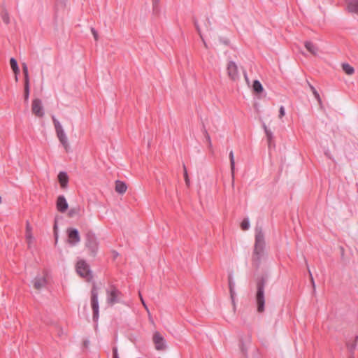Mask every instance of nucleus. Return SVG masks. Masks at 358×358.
<instances>
[{
  "mask_svg": "<svg viewBox=\"0 0 358 358\" xmlns=\"http://www.w3.org/2000/svg\"><path fill=\"white\" fill-rule=\"evenodd\" d=\"M264 248L265 241L262 229L257 226L255 227V242L252 257V264L257 268L259 266L261 260L264 256Z\"/></svg>",
  "mask_w": 358,
  "mask_h": 358,
  "instance_id": "f257e3e1",
  "label": "nucleus"
},
{
  "mask_svg": "<svg viewBox=\"0 0 358 358\" xmlns=\"http://www.w3.org/2000/svg\"><path fill=\"white\" fill-rule=\"evenodd\" d=\"M52 120L55 126V131L57 134V136L59 141V142L62 143V145L64 146L65 150L66 152L69 151L70 146L69 143L68 142V138L65 134V132L59 122V120L55 117V116H52Z\"/></svg>",
  "mask_w": 358,
  "mask_h": 358,
  "instance_id": "f03ea898",
  "label": "nucleus"
},
{
  "mask_svg": "<svg viewBox=\"0 0 358 358\" xmlns=\"http://www.w3.org/2000/svg\"><path fill=\"white\" fill-rule=\"evenodd\" d=\"M107 298L106 301L109 306H113L116 303L122 302V294L121 292L114 285H110L106 290Z\"/></svg>",
  "mask_w": 358,
  "mask_h": 358,
  "instance_id": "7ed1b4c3",
  "label": "nucleus"
},
{
  "mask_svg": "<svg viewBox=\"0 0 358 358\" xmlns=\"http://www.w3.org/2000/svg\"><path fill=\"white\" fill-rule=\"evenodd\" d=\"M265 280L264 279L258 281L257 284L256 301L257 304V311L262 313L264 310L265 298H264Z\"/></svg>",
  "mask_w": 358,
  "mask_h": 358,
  "instance_id": "20e7f679",
  "label": "nucleus"
},
{
  "mask_svg": "<svg viewBox=\"0 0 358 358\" xmlns=\"http://www.w3.org/2000/svg\"><path fill=\"white\" fill-rule=\"evenodd\" d=\"M99 288L96 283H93L91 290V306L93 311V320L97 321L99 319Z\"/></svg>",
  "mask_w": 358,
  "mask_h": 358,
  "instance_id": "39448f33",
  "label": "nucleus"
},
{
  "mask_svg": "<svg viewBox=\"0 0 358 358\" xmlns=\"http://www.w3.org/2000/svg\"><path fill=\"white\" fill-rule=\"evenodd\" d=\"M85 246L88 248L90 255L95 257L98 250V241L95 234L92 231L86 234Z\"/></svg>",
  "mask_w": 358,
  "mask_h": 358,
  "instance_id": "423d86ee",
  "label": "nucleus"
},
{
  "mask_svg": "<svg viewBox=\"0 0 358 358\" xmlns=\"http://www.w3.org/2000/svg\"><path fill=\"white\" fill-rule=\"evenodd\" d=\"M76 271L80 276L85 278L88 281L92 278L89 266L84 260H80L76 264Z\"/></svg>",
  "mask_w": 358,
  "mask_h": 358,
  "instance_id": "0eeeda50",
  "label": "nucleus"
},
{
  "mask_svg": "<svg viewBox=\"0 0 358 358\" xmlns=\"http://www.w3.org/2000/svg\"><path fill=\"white\" fill-rule=\"evenodd\" d=\"M152 341L155 344V348L157 350L162 351L166 349V341L159 331H155L154 333Z\"/></svg>",
  "mask_w": 358,
  "mask_h": 358,
  "instance_id": "6e6552de",
  "label": "nucleus"
},
{
  "mask_svg": "<svg viewBox=\"0 0 358 358\" xmlns=\"http://www.w3.org/2000/svg\"><path fill=\"white\" fill-rule=\"evenodd\" d=\"M68 236V243L72 245H76L80 241V236L78 229L69 228L66 231Z\"/></svg>",
  "mask_w": 358,
  "mask_h": 358,
  "instance_id": "1a4fd4ad",
  "label": "nucleus"
},
{
  "mask_svg": "<svg viewBox=\"0 0 358 358\" xmlns=\"http://www.w3.org/2000/svg\"><path fill=\"white\" fill-rule=\"evenodd\" d=\"M31 111L33 114L38 117H42L44 115L43 107L41 99H35L33 100Z\"/></svg>",
  "mask_w": 358,
  "mask_h": 358,
  "instance_id": "9d476101",
  "label": "nucleus"
},
{
  "mask_svg": "<svg viewBox=\"0 0 358 358\" xmlns=\"http://www.w3.org/2000/svg\"><path fill=\"white\" fill-rule=\"evenodd\" d=\"M227 73L232 80H236L239 78L238 66L234 62H229L227 65Z\"/></svg>",
  "mask_w": 358,
  "mask_h": 358,
  "instance_id": "9b49d317",
  "label": "nucleus"
},
{
  "mask_svg": "<svg viewBox=\"0 0 358 358\" xmlns=\"http://www.w3.org/2000/svg\"><path fill=\"white\" fill-rule=\"evenodd\" d=\"M57 209L60 213H65L68 209V203L63 195H60L57 197L56 202Z\"/></svg>",
  "mask_w": 358,
  "mask_h": 358,
  "instance_id": "f8f14e48",
  "label": "nucleus"
},
{
  "mask_svg": "<svg viewBox=\"0 0 358 358\" xmlns=\"http://www.w3.org/2000/svg\"><path fill=\"white\" fill-rule=\"evenodd\" d=\"M32 283L35 289L40 290L46 285L47 280L45 277L37 276L33 279Z\"/></svg>",
  "mask_w": 358,
  "mask_h": 358,
  "instance_id": "ddd939ff",
  "label": "nucleus"
},
{
  "mask_svg": "<svg viewBox=\"0 0 358 358\" xmlns=\"http://www.w3.org/2000/svg\"><path fill=\"white\" fill-rule=\"evenodd\" d=\"M32 228L29 224V222H27L26 224V234H25V238L26 241L28 245V248H30L32 243L34 241V237L32 234Z\"/></svg>",
  "mask_w": 358,
  "mask_h": 358,
  "instance_id": "4468645a",
  "label": "nucleus"
},
{
  "mask_svg": "<svg viewBox=\"0 0 358 358\" xmlns=\"http://www.w3.org/2000/svg\"><path fill=\"white\" fill-rule=\"evenodd\" d=\"M58 180L61 187L62 188H66L69 182V177L67 173L64 171L59 172L58 174Z\"/></svg>",
  "mask_w": 358,
  "mask_h": 358,
  "instance_id": "2eb2a0df",
  "label": "nucleus"
},
{
  "mask_svg": "<svg viewBox=\"0 0 358 358\" xmlns=\"http://www.w3.org/2000/svg\"><path fill=\"white\" fill-rule=\"evenodd\" d=\"M229 157L230 159V166H231V173L232 178V186L234 185V174H235V160H234V155L233 150H231L229 154Z\"/></svg>",
  "mask_w": 358,
  "mask_h": 358,
  "instance_id": "dca6fc26",
  "label": "nucleus"
},
{
  "mask_svg": "<svg viewBox=\"0 0 358 358\" xmlns=\"http://www.w3.org/2000/svg\"><path fill=\"white\" fill-rule=\"evenodd\" d=\"M127 189V186L125 182L120 181V180H116L115 181V191L120 194H123L126 192Z\"/></svg>",
  "mask_w": 358,
  "mask_h": 358,
  "instance_id": "f3484780",
  "label": "nucleus"
},
{
  "mask_svg": "<svg viewBox=\"0 0 358 358\" xmlns=\"http://www.w3.org/2000/svg\"><path fill=\"white\" fill-rule=\"evenodd\" d=\"M305 47L308 51H309L311 54L316 55L318 52V48L316 45L310 41H306L305 43Z\"/></svg>",
  "mask_w": 358,
  "mask_h": 358,
  "instance_id": "a211bd4d",
  "label": "nucleus"
},
{
  "mask_svg": "<svg viewBox=\"0 0 358 358\" xmlns=\"http://www.w3.org/2000/svg\"><path fill=\"white\" fill-rule=\"evenodd\" d=\"M10 64L13 71L14 72V73L15 75V81L17 82V80H18L17 74L20 72V69H19V67L17 65V60L15 58H11L10 59Z\"/></svg>",
  "mask_w": 358,
  "mask_h": 358,
  "instance_id": "6ab92c4d",
  "label": "nucleus"
},
{
  "mask_svg": "<svg viewBox=\"0 0 358 358\" xmlns=\"http://www.w3.org/2000/svg\"><path fill=\"white\" fill-rule=\"evenodd\" d=\"M263 128L264 129V131L266 133V138H267V141H268V146H271L272 144L273 143V133L271 131H270L267 126L265 124V123H263Z\"/></svg>",
  "mask_w": 358,
  "mask_h": 358,
  "instance_id": "aec40b11",
  "label": "nucleus"
},
{
  "mask_svg": "<svg viewBox=\"0 0 358 358\" xmlns=\"http://www.w3.org/2000/svg\"><path fill=\"white\" fill-rule=\"evenodd\" d=\"M228 281H229V292H230V296L232 301V303H234V282H233L232 275L230 274L228 277Z\"/></svg>",
  "mask_w": 358,
  "mask_h": 358,
  "instance_id": "412c9836",
  "label": "nucleus"
},
{
  "mask_svg": "<svg viewBox=\"0 0 358 358\" xmlns=\"http://www.w3.org/2000/svg\"><path fill=\"white\" fill-rule=\"evenodd\" d=\"M22 66L24 78V86H29V76L27 65L26 63H23Z\"/></svg>",
  "mask_w": 358,
  "mask_h": 358,
  "instance_id": "4be33fe9",
  "label": "nucleus"
},
{
  "mask_svg": "<svg viewBox=\"0 0 358 358\" xmlns=\"http://www.w3.org/2000/svg\"><path fill=\"white\" fill-rule=\"evenodd\" d=\"M307 83H308V85L310 87V90L312 91L315 98L317 99L319 105L322 108V99L320 98L319 93L317 92L316 89L314 87V86H313L308 81H307Z\"/></svg>",
  "mask_w": 358,
  "mask_h": 358,
  "instance_id": "5701e85b",
  "label": "nucleus"
},
{
  "mask_svg": "<svg viewBox=\"0 0 358 358\" xmlns=\"http://www.w3.org/2000/svg\"><path fill=\"white\" fill-rule=\"evenodd\" d=\"M252 90L255 93L259 94L263 91L264 88L260 82L256 80L253 82Z\"/></svg>",
  "mask_w": 358,
  "mask_h": 358,
  "instance_id": "b1692460",
  "label": "nucleus"
},
{
  "mask_svg": "<svg viewBox=\"0 0 358 358\" xmlns=\"http://www.w3.org/2000/svg\"><path fill=\"white\" fill-rule=\"evenodd\" d=\"M342 69L343 71L348 75H352L355 72L354 68L348 63H343L342 64Z\"/></svg>",
  "mask_w": 358,
  "mask_h": 358,
  "instance_id": "393cba45",
  "label": "nucleus"
},
{
  "mask_svg": "<svg viewBox=\"0 0 358 358\" xmlns=\"http://www.w3.org/2000/svg\"><path fill=\"white\" fill-rule=\"evenodd\" d=\"M250 342V336H247L245 342H243V340H241L240 348L244 355L247 352V344L249 343Z\"/></svg>",
  "mask_w": 358,
  "mask_h": 358,
  "instance_id": "a878e982",
  "label": "nucleus"
},
{
  "mask_svg": "<svg viewBox=\"0 0 358 358\" xmlns=\"http://www.w3.org/2000/svg\"><path fill=\"white\" fill-rule=\"evenodd\" d=\"M357 338L358 337L357 336L355 338V341L354 342H352L351 343L348 342L347 343V348H348V350L350 351V352H351V353H353L354 350H355V348L357 347L356 341H357Z\"/></svg>",
  "mask_w": 358,
  "mask_h": 358,
  "instance_id": "bb28decb",
  "label": "nucleus"
},
{
  "mask_svg": "<svg viewBox=\"0 0 358 358\" xmlns=\"http://www.w3.org/2000/svg\"><path fill=\"white\" fill-rule=\"evenodd\" d=\"M79 212H80L79 207L73 208L69 210L68 215L70 217H73L76 215H78L79 214Z\"/></svg>",
  "mask_w": 358,
  "mask_h": 358,
  "instance_id": "cd10ccee",
  "label": "nucleus"
},
{
  "mask_svg": "<svg viewBox=\"0 0 358 358\" xmlns=\"http://www.w3.org/2000/svg\"><path fill=\"white\" fill-rule=\"evenodd\" d=\"M1 17H2L3 21L6 24H8L10 22L9 15H8V13L7 12V10H3V12L1 13Z\"/></svg>",
  "mask_w": 358,
  "mask_h": 358,
  "instance_id": "c85d7f7f",
  "label": "nucleus"
},
{
  "mask_svg": "<svg viewBox=\"0 0 358 358\" xmlns=\"http://www.w3.org/2000/svg\"><path fill=\"white\" fill-rule=\"evenodd\" d=\"M29 91H30L29 86H24V101L26 103H27L28 100H29Z\"/></svg>",
  "mask_w": 358,
  "mask_h": 358,
  "instance_id": "c756f323",
  "label": "nucleus"
},
{
  "mask_svg": "<svg viewBox=\"0 0 358 358\" xmlns=\"http://www.w3.org/2000/svg\"><path fill=\"white\" fill-rule=\"evenodd\" d=\"M241 229L243 230H248L250 227V222H249V220L248 218H245L241 224Z\"/></svg>",
  "mask_w": 358,
  "mask_h": 358,
  "instance_id": "7c9ffc66",
  "label": "nucleus"
},
{
  "mask_svg": "<svg viewBox=\"0 0 358 358\" xmlns=\"http://www.w3.org/2000/svg\"><path fill=\"white\" fill-rule=\"evenodd\" d=\"M194 25H195V27H196V29L197 32L199 33V36H200V37H201V40H202V41H203V44H204V45H205V47H206V48H208L207 44H206V43L205 42V41H204V39H203V36H202V34H201V29H200V27H199V26L198 22H197V21H196V20H194Z\"/></svg>",
  "mask_w": 358,
  "mask_h": 358,
  "instance_id": "2f4dec72",
  "label": "nucleus"
},
{
  "mask_svg": "<svg viewBox=\"0 0 358 358\" xmlns=\"http://www.w3.org/2000/svg\"><path fill=\"white\" fill-rule=\"evenodd\" d=\"M183 169H184V178H185V183H186L187 186L189 187L190 185V181H189V177H188V174H187V171L185 165H183Z\"/></svg>",
  "mask_w": 358,
  "mask_h": 358,
  "instance_id": "473e14b6",
  "label": "nucleus"
},
{
  "mask_svg": "<svg viewBox=\"0 0 358 358\" xmlns=\"http://www.w3.org/2000/svg\"><path fill=\"white\" fill-rule=\"evenodd\" d=\"M202 132H203V134L206 141L210 142V140H211L210 136L207 129H206L204 124H203Z\"/></svg>",
  "mask_w": 358,
  "mask_h": 358,
  "instance_id": "72a5a7b5",
  "label": "nucleus"
},
{
  "mask_svg": "<svg viewBox=\"0 0 358 358\" xmlns=\"http://www.w3.org/2000/svg\"><path fill=\"white\" fill-rule=\"evenodd\" d=\"M308 273H309V275H310V282H311V284L313 286V292H315V284L314 278L313 277V275H312L310 269H308Z\"/></svg>",
  "mask_w": 358,
  "mask_h": 358,
  "instance_id": "f704fd0d",
  "label": "nucleus"
},
{
  "mask_svg": "<svg viewBox=\"0 0 358 358\" xmlns=\"http://www.w3.org/2000/svg\"><path fill=\"white\" fill-rule=\"evenodd\" d=\"M91 32L94 38V40L95 41H98L99 39V36H98V33L97 31H96V29L93 27L91 28Z\"/></svg>",
  "mask_w": 358,
  "mask_h": 358,
  "instance_id": "c9c22d12",
  "label": "nucleus"
},
{
  "mask_svg": "<svg viewBox=\"0 0 358 358\" xmlns=\"http://www.w3.org/2000/svg\"><path fill=\"white\" fill-rule=\"evenodd\" d=\"M285 115L284 106H280L279 109V118H282Z\"/></svg>",
  "mask_w": 358,
  "mask_h": 358,
  "instance_id": "e433bc0d",
  "label": "nucleus"
},
{
  "mask_svg": "<svg viewBox=\"0 0 358 358\" xmlns=\"http://www.w3.org/2000/svg\"><path fill=\"white\" fill-rule=\"evenodd\" d=\"M57 223L55 224L54 225V234H55V244H57V241H58V234H57Z\"/></svg>",
  "mask_w": 358,
  "mask_h": 358,
  "instance_id": "4c0bfd02",
  "label": "nucleus"
},
{
  "mask_svg": "<svg viewBox=\"0 0 358 358\" xmlns=\"http://www.w3.org/2000/svg\"><path fill=\"white\" fill-rule=\"evenodd\" d=\"M113 358H119L117 347H114L113 348Z\"/></svg>",
  "mask_w": 358,
  "mask_h": 358,
  "instance_id": "58836bf2",
  "label": "nucleus"
},
{
  "mask_svg": "<svg viewBox=\"0 0 358 358\" xmlns=\"http://www.w3.org/2000/svg\"><path fill=\"white\" fill-rule=\"evenodd\" d=\"M139 296H140L141 301V302H142V303H143V305L144 308L146 309V310H147L148 312H149L148 308V307H147V306H146V304H145V301H144V300H143V297H142V296H141V292H139Z\"/></svg>",
  "mask_w": 358,
  "mask_h": 358,
  "instance_id": "ea45409f",
  "label": "nucleus"
},
{
  "mask_svg": "<svg viewBox=\"0 0 358 358\" xmlns=\"http://www.w3.org/2000/svg\"><path fill=\"white\" fill-rule=\"evenodd\" d=\"M64 334V333L63 329L62 328H60V327H58V330H57V335H58V336L62 337Z\"/></svg>",
  "mask_w": 358,
  "mask_h": 358,
  "instance_id": "a19ab883",
  "label": "nucleus"
},
{
  "mask_svg": "<svg viewBox=\"0 0 358 358\" xmlns=\"http://www.w3.org/2000/svg\"><path fill=\"white\" fill-rule=\"evenodd\" d=\"M152 1H153V6L154 7L157 6L159 3V0H152Z\"/></svg>",
  "mask_w": 358,
  "mask_h": 358,
  "instance_id": "79ce46f5",
  "label": "nucleus"
},
{
  "mask_svg": "<svg viewBox=\"0 0 358 358\" xmlns=\"http://www.w3.org/2000/svg\"><path fill=\"white\" fill-rule=\"evenodd\" d=\"M208 148H210V150H212V148H213V145H212V142H211V140H210V142H208Z\"/></svg>",
  "mask_w": 358,
  "mask_h": 358,
  "instance_id": "37998d69",
  "label": "nucleus"
},
{
  "mask_svg": "<svg viewBox=\"0 0 358 358\" xmlns=\"http://www.w3.org/2000/svg\"><path fill=\"white\" fill-rule=\"evenodd\" d=\"M83 344H84V346L87 348V347H88V345H89V344H90V341H87H87H84V343H83Z\"/></svg>",
  "mask_w": 358,
  "mask_h": 358,
  "instance_id": "c03bdc74",
  "label": "nucleus"
},
{
  "mask_svg": "<svg viewBox=\"0 0 358 358\" xmlns=\"http://www.w3.org/2000/svg\"><path fill=\"white\" fill-rule=\"evenodd\" d=\"M244 77L246 80L247 82H248V76H247V73L245 72H244Z\"/></svg>",
  "mask_w": 358,
  "mask_h": 358,
  "instance_id": "a18cd8bd",
  "label": "nucleus"
},
{
  "mask_svg": "<svg viewBox=\"0 0 358 358\" xmlns=\"http://www.w3.org/2000/svg\"><path fill=\"white\" fill-rule=\"evenodd\" d=\"M207 22H208V24L209 25H210V20H209V19H207Z\"/></svg>",
  "mask_w": 358,
  "mask_h": 358,
  "instance_id": "49530a36",
  "label": "nucleus"
},
{
  "mask_svg": "<svg viewBox=\"0 0 358 358\" xmlns=\"http://www.w3.org/2000/svg\"><path fill=\"white\" fill-rule=\"evenodd\" d=\"M351 358H353V357H351Z\"/></svg>",
  "mask_w": 358,
  "mask_h": 358,
  "instance_id": "de8ad7c7",
  "label": "nucleus"
}]
</instances>
